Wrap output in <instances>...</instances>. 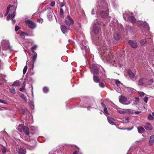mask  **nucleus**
Returning a JSON list of instances; mask_svg holds the SVG:
<instances>
[{
  "instance_id": "nucleus-3",
  "label": "nucleus",
  "mask_w": 154,
  "mask_h": 154,
  "mask_svg": "<svg viewBox=\"0 0 154 154\" xmlns=\"http://www.w3.org/2000/svg\"><path fill=\"white\" fill-rule=\"evenodd\" d=\"M96 6L98 11L101 10L100 12V15L102 17L105 18L108 16V14L107 11L108 10V5L104 0H101L100 2L98 1Z\"/></svg>"
},
{
  "instance_id": "nucleus-12",
  "label": "nucleus",
  "mask_w": 154,
  "mask_h": 154,
  "mask_svg": "<svg viewBox=\"0 0 154 154\" xmlns=\"http://www.w3.org/2000/svg\"><path fill=\"white\" fill-rule=\"evenodd\" d=\"M128 43L133 48H136L137 47V42L135 40H130L128 42Z\"/></svg>"
},
{
  "instance_id": "nucleus-60",
  "label": "nucleus",
  "mask_w": 154,
  "mask_h": 154,
  "mask_svg": "<svg viewBox=\"0 0 154 154\" xmlns=\"http://www.w3.org/2000/svg\"><path fill=\"white\" fill-rule=\"evenodd\" d=\"M37 16V14L36 13L33 14V17H36Z\"/></svg>"
},
{
  "instance_id": "nucleus-37",
  "label": "nucleus",
  "mask_w": 154,
  "mask_h": 154,
  "mask_svg": "<svg viewBox=\"0 0 154 154\" xmlns=\"http://www.w3.org/2000/svg\"><path fill=\"white\" fill-rule=\"evenodd\" d=\"M6 48V49H11V47L10 45L9 42H8L7 43Z\"/></svg>"
},
{
  "instance_id": "nucleus-54",
  "label": "nucleus",
  "mask_w": 154,
  "mask_h": 154,
  "mask_svg": "<svg viewBox=\"0 0 154 154\" xmlns=\"http://www.w3.org/2000/svg\"><path fill=\"white\" fill-rule=\"evenodd\" d=\"M91 13L92 14H95V11L94 9H92L91 11Z\"/></svg>"
},
{
  "instance_id": "nucleus-50",
  "label": "nucleus",
  "mask_w": 154,
  "mask_h": 154,
  "mask_svg": "<svg viewBox=\"0 0 154 154\" xmlns=\"http://www.w3.org/2000/svg\"><path fill=\"white\" fill-rule=\"evenodd\" d=\"M65 5V4L64 3H60V7L62 8L63 7V6H64Z\"/></svg>"
},
{
  "instance_id": "nucleus-46",
  "label": "nucleus",
  "mask_w": 154,
  "mask_h": 154,
  "mask_svg": "<svg viewBox=\"0 0 154 154\" xmlns=\"http://www.w3.org/2000/svg\"><path fill=\"white\" fill-rule=\"evenodd\" d=\"M20 29V28L17 26H15V31L16 32Z\"/></svg>"
},
{
  "instance_id": "nucleus-17",
  "label": "nucleus",
  "mask_w": 154,
  "mask_h": 154,
  "mask_svg": "<svg viewBox=\"0 0 154 154\" xmlns=\"http://www.w3.org/2000/svg\"><path fill=\"white\" fill-rule=\"evenodd\" d=\"M145 128L147 130H151L152 129V127L149 123H147L145 126Z\"/></svg>"
},
{
  "instance_id": "nucleus-56",
  "label": "nucleus",
  "mask_w": 154,
  "mask_h": 154,
  "mask_svg": "<svg viewBox=\"0 0 154 154\" xmlns=\"http://www.w3.org/2000/svg\"><path fill=\"white\" fill-rule=\"evenodd\" d=\"M141 112V111H135V113L136 114H138Z\"/></svg>"
},
{
  "instance_id": "nucleus-21",
  "label": "nucleus",
  "mask_w": 154,
  "mask_h": 154,
  "mask_svg": "<svg viewBox=\"0 0 154 154\" xmlns=\"http://www.w3.org/2000/svg\"><path fill=\"white\" fill-rule=\"evenodd\" d=\"M18 152L19 154H25L26 153V149L24 148H20Z\"/></svg>"
},
{
  "instance_id": "nucleus-30",
  "label": "nucleus",
  "mask_w": 154,
  "mask_h": 154,
  "mask_svg": "<svg viewBox=\"0 0 154 154\" xmlns=\"http://www.w3.org/2000/svg\"><path fill=\"white\" fill-rule=\"evenodd\" d=\"M16 8H15V10L14 11L13 13L12 14L11 17V19L12 20L13 19L15 15V13H16Z\"/></svg>"
},
{
  "instance_id": "nucleus-7",
  "label": "nucleus",
  "mask_w": 154,
  "mask_h": 154,
  "mask_svg": "<svg viewBox=\"0 0 154 154\" xmlns=\"http://www.w3.org/2000/svg\"><path fill=\"white\" fill-rule=\"evenodd\" d=\"M64 23L67 25L69 26L73 24L74 21L73 20L71 17L69 15H68L66 19L65 20Z\"/></svg>"
},
{
  "instance_id": "nucleus-47",
  "label": "nucleus",
  "mask_w": 154,
  "mask_h": 154,
  "mask_svg": "<svg viewBox=\"0 0 154 154\" xmlns=\"http://www.w3.org/2000/svg\"><path fill=\"white\" fill-rule=\"evenodd\" d=\"M24 90L25 88L23 87H22L21 88H20L19 89L20 91L22 92H23V91Z\"/></svg>"
},
{
  "instance_id": "nucleus-15",
  "label": "nucleus",
  "mask_w": 154,
  "mask_h": 154,
  "mask_svg": "<svg viewBox=\"0 0 154 154\" xmlns=\"http://www.w3.org/2000/svg\"><path fill=\"white\" fill-rule=\"evenodd\" d=\"M113 38L115 39L119 40L120 38V33L119 32H115L113 35Z\"/></svg>"
},
{
  "instance_id": "nucleus-4",
  "label": "nucleus",
  "mask_w": 154,
  "mask_h": 154,
  "mask_svg": "<svg viewBox=\"0 0 154 154\" xmlns=\"http://www.w3.org/2000/svg\"><path fill=\"white\" fill-rule=\"evenodd\" d=\"M128 12H126L125 13H123V17L125 20H126V17H128L129 20L133 23H134L136 21V20L134 17L133 16H129Z\"/></svg>"
},
{
  "instance_id": "nucleus-10",
  "label": "nucleus",
  "mask_w": 154,
  "mask_h": 154,
  "mask_svg": "<svg viewBox=\"0 0 154 154\" xmlns=\"http://www.w3.org/2000/svg\"><path fill=\"white\" fill-rule=\"evenodd\" d=\"M47 17L50 20H51L53 17V12L52 9L51 8L47 9Z\"/></svg>"
},
{
  "instance_id": "nucleus-14",
  "label": "nucleus",
  "mask_w": 154,
  "mask_h": 154,
  "mask_svg": "<svg viewBox=\"0 0 154 154\" xmlns=\"http://www.w3.org/2000/svg\"><path fill=\"white\" fill-rule=\"evenodd\" d=\"M139 26L144 28L146 30L149 31V24L146 22L141 23L139 24Z\"/></svg>"
},
{
  "instance_id": "nucleus-61",
  "label": "nucleus",
  "mask_w": 154,
  "mask_h": 154,
  "mask_svg": "<svg viewBox=\"0 0 154 154\" xmlns=\"http://www.w3.org/2000/svg\"><path fill=\"white\" fill-rule=\"evenodd\" d=\"M12 20V23L13 24H14L15 23L16 21L14 20Z\"/></svg>"
},
{
  "instance_id": "nucleus-20",
  "label": "nucleus",
  "mask_w": 154,
  "mask_h": 154,
  "mask_svg": "<svg viewBox=\"0 0 154 154\" xmlns=\"http://www.w3.org/2000/svg\"><path fill=\"white\" fill-rule=\"evenodd\" d=\"M33 53V55L31 57L32 60L33 61V63H34L36 60V58L37 57V54L36 52L34 51H32Z\"/></svg>"
},
{
  "instance_id": "nucleus-63",
  "label": "nucleus",
  "mask_w": 154,
  "mask_h": 154,
  "mask_svg": "<svg viewBox=\"0 0 154 154\" xmlns=\"http://www.w3.org/2000/svg\"><path fill=\"white\" fill-rule=\"evenodd\" d=\"M77 152L76 150L75 151L73 152V154H77Z\"/></svg>"
},
{
  "instance_id": "nucleus-36",
  "label": "nucleus",
  "mask_w": 154,
  "mask_h": 154,
  "mask_svg": "<svg viewBox=\"0 0 154 154\" xmlns=\"http://www.w3.org/2000/svg\"><path fill=\"white\" fill-rule=\"evenodd\" d=\"M27 66H25L24 67L23 70V72L24 74L26 73L27 70Z\"/></svg>"
},
{
  "instance_id": "nucleus-33",
  "label": "nucleus",
  "mask_w": 154,
  "mask_h": 154,
  "mask_svg": "<svg viewBox=\"0 0 154 154\" xmlns=\"http://www.w3.org/2000/svg\"><path fill=\"white\" fill-rule=\"evenodd\" d=\"M34 66V63L30 64V65H29V68L30 70H33Z\"/></svg>"
},
{
  "instance_id": "nucleus-5",
  "label": "nucleus",
  "mask_w": 154,
  "mask_h": 154,
  "mask_svg": "<svg viewBox=\"0 0 154 154\" xmlns=\"http://www.w3.org/2000/svg\"><path fill=\"white\" fill-rule=\"evenodd\" d=\"M17 129L20 132H21L23 130L24 132L26 135H29V129L28 127H23L22 125H19L18 126Z\"/></svg>"
},
{
  "instance_id": "nucleus-53",
  "label": "nucleus",
  "mask_w": 154,
  "mask_h": 154,
  "mask_svg": "<svg viewBox=\"0 0 154 154\" xmlns=\"http://www.w3.org/2000/svg\"><path fill=\"white\" fill-rule=\"evenodd\" d=\"M37 48L36 45L33 46L32 48V50H35Z\"/></svg>"
},
{
  "instance_id": "nucleus-26",
  "label": "nucleus",
  "mask_w": 154,
  "mask_h": 154,
  "mask_svg": "<svg viewBox=\"0 0 154 154\" xmlns=\"http://www.w3.org/2000/svg\"><path fill=\"white\" fill-rule=\"evenodd\" d=\"M147 39L145 38V39H142L140 41L141 44L142 45H145L146 42H147Z\"/></svg>"
},
{
  "instance_id": "nucleus-40",
  "label": "nucleus",
  "mask_w": 154,
  "mask_h": 154,
  "mask_svg": "<svg viewBox=\"0 0 154 154\" xmlns=\"http://www.w3.org/2000/svg\"><path fill=\"white\" fill-rule=\"evenodd\" d=\"M60 13L61 17L62 16L63 14V10L62 8H60Z\"/></svg>"
},
{
  "instance_id": "nucleus-2",
  "label": "nucleus",
  "mask_w": 154,
  "mask_h": 154,
  "mask_svg": "<svg viewBox=\"0 0 154 154\" xmlns=\"http://www.w3.org/2000/svg\"><path fill=\"white\" fill-rule=\"evenodd\" d=\"M90 71L93 75L94 81L95 82L99 83V85L100 87H104V84L100 82L102 79L101 74L104 75V78L106 76V72L103 67L99 65L93 64L90 69Z\"/></svg>"
},
{
  "instance_id": "nucleus-11",
  "label": "nucleus",
  "mask_w": 154,
  "mask_h": 154,
  "mask_svg": "<svg viewBox=\"0 0 154 154\" xmlns=\"http://www.w3.org/2000/svg\"><path fill=\"white\" fill-rule=\"evenodd\" d=\"M128 74L130 78L132 80H135L137 79V76L130 70L128 71Z\"/></svg>"
},
{
  "instance_id": "nucleus-57",
  "label": "nucleus",
  "mask_w": 154,
  "mask_h": 154,
  "mask_svg": "<svg viewBox=\"0 0 154 154\" xmlns=\"http://www.w3.org/2000/svg\"><path fill=\"white\" fill-rule=\"evenodd\" d=\"M31 88H32V91H31L32 93V94L33 95V87L32 85H31Z\"/></svg>"
},
{
  "instance_id": "nucleus-38",
  "label": "nucleus",
  "mask_w": 154,
  "mask_h": 154,
  "mask_svg": "<svg viewBox=\"0 0 154 154\" xmlns=\"http://www.w3.org/2000/svg\"><path fill=\"white\" fill-rule=\"evenodd\" d=\"M20 35H22L23 36H28L29 34L23 32H21V33H20Z\"/></svg>"
},
{
  "instance_id": "nucleus-32",
  "label": "nucleus",
  "mask_w": 154,
  "mask_h": 154,
  "mask_svg": "<svg viewBox=\"0 0 154 154\" xmlns=\"http://www.w3.org/2000/svg\"><path fill=\"white\" fill-rule=\"evenodd\" d=\"M10 92L13 94L15 93V90L14 88H12L10 89Z\"/></svg>"
},
{
  "instance_id": "nucleus-8",
  "label": "nucleus",
  "mask_w": 154,
  "mask_h": 154,
  "mask_svg": "<svg viewBox=\"0 0 154 154\" xmlns=\"http://www.w3.org/2000/svg\"><path fill=\"white\" fill-rule=\"evenodd\" d=\"M100 29V26L98 22H96L94 25L93 31L95 34L99 32Z\"/></svg>"
},
{
  "instance_id": "nucleus-35",
  "label": "nucleus",
  "mask_w": 154,
  "mask_h": 154,
  "mask_svg": "<svg viewBox=\"0 0 154 154\" xmlns=\"http://www.w3.org/2000/svg\"><path fill=\"white\" fill-rule=\"evenodd\" d=\"M148 118L149 120H153L154 118L151 114H149L148 116Z\"/></svg>"
},
{
  "instance_id": "nucleus-44",
  "label": "nucleus",
  "mask_w": 154,
  "mask_h": 154,
  "mask_svg": "<svg viewBox=\"0 0 154 154\" xmlns=\"http://www.w3.org/2000/svg\"><path fill=\"white\" fill-rule=\"evenodd\" d=\"M139 94L141 96H143L145 95V93L143 92H139Z\"/></svg>"
},
{
  "instance_id": "nucleus-28",
  "label": "nucleus",
  "mask_w": 154,
  "mask_h": 154,
  "mask_svg": "<svg viewBox=\"0 0 154 154\" xmlns=\"http://www.w3.org/2000/svg\"><path fill=\"white\" fill-rule=\"evenodd\" d=\"M20 82L19 81H16L14 82L13 84V85L14 86H17L20 85Z\"/></svg>"
},
{
  "instance_id": "nucleus-52",
  "label": "nucleus",
  "mask_w": 154,
  "mask_h": 154,
  "mask_svg": "<svg viewBox=\"0 0 154 154\" xmlns=\"http://www.w3.org/2000/svg\"><path fill=\"white\" fill-rule=\"evenodd\" d=\"M133 127H132L131 128H125L124 129V130L126 129L128 131H130V130H132L133 129Z\"/></svg>"
},
{
  "instance_id": "nucleus-16",
  "label": "nucleus",
  "mask_w": 154,
  "mask_h": 154,
  "mask_svg": "<svg viewBox=\"0 0 154 154\" xmlns=\"http://www.w3.org/2000/svg\"><path fill=\"white\" fill-rule=\"evenodd\" d=\"M82 50L83 51V52L84 53L85 51V52L88 51L89 49L88 46L86 45H82L81 46Z\"/></svg>"
},
{
  "instance_id": "nucleus-19",
  "label": "nucleus",
  "mask_w": 154,
  "mask_h": 154,
  "mask_svg": "<svg viewBox=\"0 0 154 154\" xmlns=\"http://www.w3.org/2000/svg\"><path fill=\"white\" fill-rule=\"evenodd\" d=\"M107 118L108 121L110 124L112 125H115V124L114 122V119H113L108 116H107Z\"/></svg>"
},
{
  "instance_id": "nucleus-45",
  "label": "nucleus",
  "mask_w": 154,
  "mask_h": 154,
  "mask_svg": "<svg viewBox=\"0 0 154 154\" xmlns=\"http://www.w3.org/2000/svg\"><path fill=\"white\" fill-rule=\"evenodd\" d=\"M147 42L148 43H150L152 41V40L150 38H148L147 39Z\"/></svg>"
},
{
  "instance_id": "nucleus-6",
  "label": "nucleus",
  "mask_w": 154,
  "mask_h": 154,
  "mask_svg": "<svg viewBox=\"0 0 154 154\" xmlns=\"http://www.w3.org/2000/svg\"><path fill=\"white\" fill-rule=\"evenodd\" d=\"M25 23L31 29H34L36 27V23L29 20H26Z\"/></svg>"
},
{
  "instance_id": "nucleus-49",
  "label": "nucleus",
  "mask_w": 154,
  "mask_h": 154,
  "mask_svg": "<svg viewBox=\"0 0 154 154\" xmlns=\"http://www.w3.org/2000/svg\"><path fill=\"white\" fill-rule=\"evenodd\" d=\"M0 103L4 104L6 103L5 102V100L1 99H0Z\"/></svg>"
},
{
  "instance_id": "nucleus-27",
  "label": "nucleus",
  "mask_w": 154,
  "mask_h": 154,
  "mask_svg": "<svg viewBox=\"0 0 154 154\" xmlns=\"http://www.w3.org/2000/svg\"><path fill=\"white\" fill-rule=\"evenodd\" d=\"M0 146H2L1 149H2V152L3 154H5L6 152V149L4 146L2 145H0Z\"/></svg>"
},
{
  "instance_id": "nucleus-13",
  "label": "nucleus",
  "mask_w": 154,
  "mask_h": 154,
  "mask_svg": "<svg viewBox=\"0 0 154 154\" xmlns=\"http://www.w3.org/2000/svg\"><path fill=\"white\" fill-rule=\"evenodd\" d=\"M60 28L62 32L64 34L67 33L69 29V27L66 26L65 25H61Z\"/></svg>"
},
{
  "instance_id": "nucleus-1",
  "label": "nucleus",
  "mask_w": 154,
  "mask_h": 154,
  "mask_svg": "<svg viewBox=\"0 0 154 154\" xmlns=\"http://www.w3.org/2000/svg\"><path fill=\"white\" fill-rule=\"evenodd\" d=\"M93 40L94 44L96 45H98V48L102 59L105 62L109 64L113 65L116 63L115 61L111 59L112 54L107 52L106 45L105 42L101 39V37H100L98 38H96L93 39Z\"/></svg>"
},
{
  "instance_id": "nucleus-51",
  "label": "nucleus",
  "mask_w": 154,
  "mask_h": 154,
  "mask_svg": "<svg viewBox=\"0 0 154 154\" xmlns=\"http://www.w3.org/2000/svg\"><path fill=\"white\" fill-rule=\"evenodd\" d=\"M11 15L10 14H8V17H7V20H9L10 19H11Z\"/></svg>"
},
{
  "instance_id": "nucleus-29",
  "label": "nucleus",
  "mask_w": 154,
  "mask_h": 154,
  "mask_svg": "<svg viewBox=\"0 0 154 154\" xmlns=\"http://www.w3.org/2000/svg\"><path fill=\"white\" fill-rule=\"evenodd\" d=\"M135 91V90L132 88H129L128 89V92L131 94H132L133 92H134Z\"/></svg>"
},
{
  "instance_id": "nucleus-58",
  "label": "nucleus",
  "mask_w": 154,
  "mask_h": 154,
  "mask_svg": "<svg viewBox=\"0 0 154 154\" xmlns=\"http://www.w3.org/2000/svg\"><path fill=\"white\" fill-rule=\"evenodd\" d=\"M22 98L25 101H26V97H25L24 96V95H23V96Z\"/></svg>"
},
{
  "instance_id": "nucleus-41",
  "label": "nucleus",
  "mask_w": 154,
  "mask_h": 154,
  "mask_svg": "<svg viewBox=\"0 0 154 154\" xmlns=\"http://www.w3.org/2000/svg\"><path fill=\"white\" fill-rule=\"evenodd\" d=\"M20 112L22 114H24L25 113V111L24 109H22L20 110Z\"/></svg>"
},
{
  "instance_id": "nucleus-55",
  "label": "nucleus",
  "mask_w": 154,
  "mask_h": 154,
  "mask_svg": "<svg viewBox=\"0 0 154 154\" xmlns=\"http://www.w3.org/2000/svg\"><path fill=\"white\" fill-rule=\"evenodd\" d=\"M3 77V75L2 74L0 75V81L1 80L2 78Z\"/></svg>"
},
{
  "instance_id": "nucleus-25",
  "label": "nucleus",
  "mask_w": 154,
  "mask_h": 154,
  "mask_svg": "<svg viewBox=\"0 0 154 154\" xmlns=\"http://www.w3.org/2000/svg\"><path fill=\"white\" fill-rule=\"evenodd\" d=\"M143 78H140L138 81V85L142 86L143 85Z\"/></svg>"
},
{
  "instance_id": "nucleus-34",
  "label": "nucleus",
  "mask_w": 154,
  "mask_h": 154,
  "mask_svg": "<svg viewBox=\"0 0 154 154\" xmlns=\"http://www.w3.org/2000/svg\"><path fill=\"white\" fill-rule=\"evenodd\" d=\"M116 83L118 86H119L121 84L120 82L118 80H117L116 81Z\"/></svg>"
},
{
  "instance_id": "nucleus-22",
  "label": "nucleus",
  "mask_w": 154,
  "mask_h": 154,
  "mask_svg": "<svg viewBox=\"0 0 154 154\" xmlns=\"http://www.w3.org/2000/svg\"><path fill=\"white\" fill-rule=\"evenodd\" d=\"M12 7L14 8V6L13 5H9L8 6L7 9V11L5 13V15H7L8 14L9 12V11L10 10V8H12Z\"/></svg>"
},
{
  "instance_id": "nucleus-48",
  "label": "nucleus",
  "mask_w": 154,
  "mask_h": 154,
  "mask_svg": "<svg viewBox=\"0 0 154 154\" xmlns=\"http://www.w3.org/2000/svg\"><path fill=\"white\" fill-rule=\"evenodd\" d=\"M128 112H129L130 114H134V112L133 110L131 109H129Z\"/></svg>"
},
{
  "instance_id": "nucleus-24",
  "label": "nucleus",
  "mask_w": 154,
  "mask_h": 154,
  "mask_svg": "<svg viewBox=\"0 0 154 154\" xmlns=\"http://www.w3.org/2000/svg\"><path fill=\"white\" fill-rule=\"evenodd\" d=\"M137 129L138 132L140 134L142 133L145 131L144 129L141 127H138Z\"/></svg>"
},
{
  "instance_id": "nucleus-9",
  "label": "nucleus",
  "mask_w": 154,
  "mask_h": 154,
  "mask_svg": "<svg viewBox=\"0 0 154 154\" xmlns=\"http://www.w3.org/2000/svg\"><path fill=\"white\" fill-rule=\"evenodd\" d=\"M119 100L120 102L125 105H128L130 103L129 102L128 103H123L126 102L127 101L128 99L127 97L122 95H120L119 96Z\"/></svg>"
},
{
  "instance_id": "nucleus-31",
  "label": "nucleus",
  "mask_w": 154,
  "mask_h": 154,
  "mask_svg": "<svg viewBox=\"0 0 154 154\" xmlns=\"http://www.w3.org/2000/svg\"><path fill=\"white\" fill-rule=\"evenodd\" d=\"M43 92L45 93L48 92V88H47V87H44V88H43Z\"/></svg>"
},
{
  "instance_id": "nucleus-62",
  "label": "nucleus",
  "mask_w": 154,
  "mask_h": 154,
  "mask_svg": "<svg viewBox=\"0 0 154 154\" xmlns=\"http://www.w3.org/2000/svg\"><path fill=\"white\" fill-rule=\"evenodd\" d=\"M125 119L126 120H129V117H126L125 118Z\"/></svg>"
},
{
  "instance_id": "nucleus-42",
  "label": "nucleus",
  "mask_w": 154,
  "mask_h": 154,
  "mask_svg": "<svg viewBox=\"0 0 154 154\" xmlns=\"http://www.w3.org/2000/svg\"><path fill=\"white\" fill-rule=\"evenodd\" d=\"M55 2L54 1L52 2L51 3L50 5L52 7H54L55 5Z\"/></svg>"
},
{
  "instance_id": "nucleus-43",
  "label": "nucleus",
  "mask_w": 154,
  "mask_h": 154,
  "mask_svg": "<svg viewBox=\"0 0 154 154\" xmlns=\"http://www.w3.org/2000/svg\"><path fill=\"white\" fill-rule=\"evenodd\" d=\"M153 80L152 79H150V80H148V82L149 85H151L153 82Z\"/></svg>"
},
{
  "instance_id": "nucleus-23",
  "label": "nucleus",
  "mask_w": 154,
  "mask_h": 154,
  "mask_svg": "<svg viewBox=\"0 0 154 154\" xmlns=\"http://www.w3.org/2000/svg\"><path fill=\"white\" fill-rule=\"evenodd\" d=\"M101 105L104 108V113H105L106 114H108V112L107 109V108L106 106V105L105 104H104V103H101Z\"/></svg>"
},
{
  "instance_id": "nucleus-64",
  "label": "nucleus",
  "mask_w": 154,
  "mask_h": 154,
  "mask_svg": "<svg viewBox=\"0 0 154 154\" xmlns=\"http://www.w3.org/2000/svg\"><path fill=\"white\" fill-rule=\"evenodd\" d=\"M135 100H137V101H139V98L137 97H136L135 98Z\"/></svg>"
},
{
  "instance_id": "nucleus-18",
  "label": "nucleus",
  "mask_w": 154,
  "mask_h": 154,
  "mask_svg": "<svg viewBox=\"0 0 154 154\" xmlns=\"http://www.w3.org/2000/svg\"><path fill=\"white\" fill-rule=\"evenodd\" d=\"M154 141V135L151 136L150 137L149 141V144L150 146L152 145Z\"/></svg>"
},
{
  "instance_id": "nucleus-39",
  "label": "nucleus",
  "mask_w": 154,
  "mask_h": 154,
  "mask_svg": "<svg viewBox=\"0 0 154 154\" xmlns=\"http://www.w3.org/2000/svg\"><path fill=\"white\" fill-rule=\"evenodd\" d=\"M143 101L146 103H147L148 101V98L147 97L145 96L143 98Z\"/></svg>"
},
{
  "instance_id": "nucleus-59",
  "label": "nucleus",
  "mask_w": 154,
  "mask_h": 154,
  "mask_svg": "<svg viewBox=\"0 0 154 154\" xmlns=\"http://www.w3.org/2000/svg\"><path fill=\"white\" fill-rule=\"evenodd\" d=\"M25 84L24 82H23V84L22 87L25 88Z\"/></svg>"
}]
</instances>
